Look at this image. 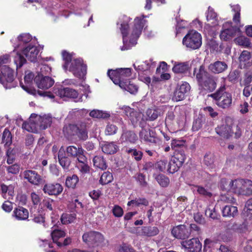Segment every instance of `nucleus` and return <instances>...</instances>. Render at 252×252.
Instances as JSON below:
<instances>
[{
  "instance_id": "f257e3e1",
  "label": "nucleus",
  "mask_w": 252,
  "mask_h": 252,
  "mask_svg": "<svg viewBox=\"0 0 252 252\" xmlns=\"http://www.w3.org/2000/svg\"><path fill=\"white\" fill-rule=\"evenodd\" d=\"M131 19L126 16H123L119 19L117 22L118 28H119L123 37V45L120 47L121 51L127 50L137 44V40L141 34L143 28L146 25V21L144 17H136L134 21V26L128 41L127 39L129 31V23Z\"/></svg>"
},
{
  "instance_id": "f03ea898",
  "label": "nucleus",
  "mask_w": 252,
  "mask_h": 252,
  "mask_svg": "<svg viewBox=\"0 0 252 252\" xmlns=\"http://www.w3.org/2000/svg\"><path fill=\"white\" fill-rule=\"evenodd\" d=\"M193 75L197 81L200 93L203 95L212 92L216 89L218 78L208 72L204 66L195 68Z\"/></svg>"
},
{
  "instance_id": "7ed1b4c3",
  "label": "nucleus",
  "mask_w": 252,
  "mask_h": 252,
  "mask_svg": "<svg viewBox=\"0 0 252 252\" xmlns=\"http://www.w3.org/2000/svg\"><path fill=\"white\" fill-rule=\"evenodd\" d=\"M62 54L64 61L63 65L64 70L68 69L75 77L83 78L87 73V65L84 64L82 59H75L73 57L74 54H70L66 51H63Z\"/></svg>"
},
{
  "instance_id": "20e7f679",
  "label": "nucleus",
  "mask_w": 252,
  "mask_h": 252,
  "mask_svg": "<svg viewBox=\"0 0 252 252\" xmlns=\"http://www.w3.org/2000/svg\"><path fill=\"white\" fill-rule=\"evenodd\" d=\"M10 56L5 54L0 57V83L6 89L16 86L14 81V70L6 64L10 63Z\"/></svg>"
},
{
  "instance_id": "39448f33",
  "label": "nucleus",
  "mask_w": 252,
  "mask_h": 252,
  "mask_svg": "<svg viewBox=\"0 0 252 252\" xmlns=\"http://www.w3.org/2000/svg\"><path fill=\"white\" fill-rule=\"evenodd\" d=\"M209 96L213 99L215 104L220 108L228 109L232 105V94L226 91L225 85H221L215 93Z\"/></svg>"
},
{
  "instance_id": "423d86ee",
  "label": "nucleus",
  "mask_w": 252,
  "mask_h": 252,
  "mask_svg": "<svg viewBox=\"0 0 252 252\" xmlns=\"http://www.w3.org/2000/svg\"><path fill=\"white\" fill-rule=\"evenodd\" d=\"M38 93L40 95L47 96L51 99H54L56 96H59L60 98H76L78 96V93L76 90L68 87L54 88L53 93L50 92L42 93L38 91Z\"/></svg>"
},
{
  "instance_id": "0eeeda50",
  "label": "nucleus",
  "mask_w": 252,
  "mask_h": 252,
  "mask_svg": "<svg viewBox=\"0 0 252 252\" xmlns=\"http://www.w3.org/2000/svg\"><path fill=\"white\" fill-rule=\"evenodd\" d=\"M83 241L91 248L102 247L105 245L103 236L99 232L90 231L82 236Z\"/></svg>"
},
{
  "instance_id": "6e6552de",
  "label": "nucleus",
  "mask_w": 252,
  "mask_h": 252,
  "mask_svg": "<svg viewBox=\"0 0 252 252\" xmlns=\"http://www.w3.org/2000/svg\"><path fill=\"white\" fill-rule=\"evenodd\" d=\"M182 42L190 49H198L202 45V36L197 31L191 30L183 38Z\"/></svg>"
},
{
  "instance_id": "1a4fd4ad",
  "label": "nucleus",
  "mask_w": 252,
  "mask_h": 252,
  "mask_svg": "<svg viewBox=\"0 0 252 252\" xmlns=\"http://www.w3.org/2000/svg\"><path fill=\"white\" fill-rule=\"evenodd\" d=\"M131 71L130 68H120L115 70L108 69L107 75L116 85H121L127 80L126 78L131 76Z\"/></svg>"
},
{
  "instance_id": "9d476101",
  "label": "nucleus",
  "mask_w": 252,
  "mask_h": 252,
  "mask_svg": "<svg viewBox=\"0 0 252 252\" xmlns=\"http://www.w3.org/2000/svg\"><path fill=\"white\" fill-rule=\"evenodd\" d=\"M186 158V156L183 151L180 150L175 152L174 157L168 161L167 172L173 174L177 172L182 166Z\"/></svg>"
},
{
  "instance_id": "9b49d317",
  "label": "nucleus",
  "mask_w": 252,
  "mask_h": 252,
  "mask_svg": "<svg viewBox=\"0 0 252 252\" xmlns=\"http://www.w3.org/2000/svg\"><path fill=\"white\" fill-rule=\"evenodd\" d=\"M92 124L91 119L88 118L76 123L77 136L80 140L85 141L88 138V131Z\"/></svg>"
},
{
  "instance_id": "f8f14e48",
  "label": "nucleus",
  "mask_w": 252,
  "mask_h": 252,
  "mask_svg": "<svg viewBox=\"0 0 252 252\" xmlns=\"http://www.w3.org/2000/svg\"><path fill=\"white\" fill-rule=\"evenodd\" d=\"M23 176L25 180L34 186H39L44 182L42 177L34 170H26L23 172Z\"/></svg>"
},
{
  "instance_id": "ddd939ff",
  "label": "nucleus",
  "mask_w": 252,
  "mask_h": 252,
  "mask_svg": "<svg viewBox=\"0 0 252 252\" xmlns=\"http://www.w3.org/2000/svg\"><path fill=\"white\" fill-rule=\"evenodd\" d=\"M181 246L190 252H200L202 244L197 238L183 241L181 242Z\"/></svg>"
},
{
  "instance_id": "4468645a",
  "label": "nucleus",
  "mask_w": 252,
  "mask_h": 252,
  "mask_svg": "<svg viewBox=\"0 0 252 252\" xmlns=\"http://www.w3.org/2000/svg\"><path fill=\"white\" fill-rule=\"evenodd\" d=\"M21 50L22 54L31 62H35L37 61L39 50L36 46L30 43Z\"/></svg>"
},
{
  "instance_id": "2eb2a0df",
  "label": "nucleus",
  "mask_w": 252,
  "mask_h": 252,
  "mask_svg": "<svg viewBox=\"0 0 252 252\" xmlns=\"http://www.w3.org/2000/svg\"><path fill=\"white\" fill-rule=\"evenodd\" d=\"M172 235L179 239H185L190 235L189 228L185 225H179L174 227L171 231Z\"/></svg>"
},
{
  "instance_id": "dca6fc26",
  "label": "nucleus",
  "mask_w": 252,
  "mask_h": 252,
  "mask_svg": "<svg viewBox=\"0 0 252 252\" xmlns=\"http://www.w3.org/2000/svg\"><path fill=\"white\" fill-rule=\"evenodd\" d=\"M34 81L37 87L41 89H48L52 87L55 81L49 76H42L37 74L34 78Z\"/></svg>"
},
{
  "instance_id": "f3484780",
  "label": "nucleus",
  "mask_w": 252,
  "mask_h": 252,
  "mask_svg": "<svg viewBox=\"0 0 252 252\" xmlns=\"http://www.w3.org/2000/svg\"><path fill=\"white\" fill-rule=\"evenodd\" d=\"M238 30L237 28L232 27L230 24L225 23L223 25L220 37L221 40L228 41L235 36Z\"/></svg>"
},
{
  "instance_id": "a211bd4d",
  "label": "nucleus",
  "mask_w": 252,
  "mask_h": 252,
  "mask_svg": "<svg viewBox=\"0 0 252 252\" xmlns=\"http://www.w3.org/2000/svg\"><path fill=\"white\" fill-rule=\"evenodd\" d=\"M190 89V87L188 83L186 82L183 83L175 91L172 99L176 101L182 100Z\"/></svg>"
},
{
  "instance_id": "6ab92c4d",
  "label": "nucleus",
  "mask_w": 252,
  "mask_h": 252,
  "mask_svg": "<svg viewBox=\"0 0 252 252\" xmlns=\"http://www.w3.org/2000/svg\"><path fill=\"white\" fill-rule=\"evenodd\" d=\"M34 119L38 129L44 130L50 126L52 122V118L50 114L43 116L34 115Z\"/></svg>"
},
{
  "instance_id": "aec40b11",
  "label": "nucleus",
  "mask_w": 252,
  "mask_h": 252,
  "mask_svg": "<svg viewBox=\"0 0 252 252\" xmlns=\"http://www.w3.org/2000/svg\"><path fill=\"white\" fill-rule=\"evenodd\" d=\"M63 190V186L59 183H48L44 185L43 191L49 195L57 196Z\"/></svg>"
},
{
  "instance_id": "412c9836",
  "label": "nucleus",
  "mask_w": 252,
  "mask_h": 252,
  "mask_svg": "<svg viewBox=\"0 0 252 252\" xmlns=\"http://www.w3.org/2000/svg\"><path fill=\"white\" fill-rule=\"evenodd\" d=\"M138 140L136 134L132 130L123 129L120 140L121 143L135 144Z\"/></svg>"
},
{
  "instance_id": "4be33fe9",
  "label": "nucleus",
  "mask_w": 252,
  "mask_h": 252,
  "mask_svg": "<svg viewBox=\"0 0 252 252\" xmlns=\"http://www.w3.org/2000/svg\"><path fill=\"white\" fill-rule=\"evenodd\" d=\"M139 137L141 141L149 143H155L158 140L153 130L149 128H143L139 133Z\"/></svg>"
},
{
  "instance_id": "5701e85b",
  "label": "nucleus",
  "mask_w": 252,
  "mask_h": 252,
  "mask_svg": "<svg viewBox=\"0 0 252 252\" xmlns=\"http://www.w3.org/2000/svg\"><path fill=\"white\" fill-rule=\"evenodd\" d=\"M156 66V63L153 62L152 60H149L143 62L142 63L138 64V62L133 64V67L135 69L138 71H152Z\"/></svg>"
},
{
  "instance_id": "b1692460",
  "label": "nucleus",
  "mask_w": 252,
  "mask_h": 252,
  "mask_svg": "<svg viewBox=\"0 0 252 252\" xmlns=\"http://www.w3.org/2000/svg\"><path fill=\"white\" fill-rule=\"evenodd\" d=\"M102 151L107 155H113L119 150V146L115 142L103 141L101 144Z\"/></svg>"
},
{
  "instance_id": "393cba45",
  "label": "nucleus",
  "mask_w": 252,
  "mask_h": 252,
  "mask_svg": "<svg viewBox=\"0 0 252 252\" xmlns=\"http://www.w3.org/2000/svg\"><path fill=\"white\" fill-rule=\"evenodd\" d=\"M18 43L15 46V48H18L20 50L27 46L30 43H32V36L29 33H22L18 37Z\"/></svg>"
},
{
  "instance_id": "a878e982",
  "label": "nucleus",
  "mask_w": 252,
  "mask_h": 252,
  "mask_svg": "<svg viewBox=\"0 0 252 252\" xmlns=\"http://www.w3.org/2000/svg\"><path fill=\"white\" fill-rule=\"evenodd\" d=\"M14 186L12 185L6 186L3 183H0V193L3 197L8 200L12 199L14 195Z\"/></svg>"
},
{
  "instance_id": "bb28decb",
  "label": "nucleus",
  "mask_w": 252,
  "mask_h": 252,
  "mask_svg": "<svg viewBox=\"0 0 252 252\" xmlns=\"http://www.w3.org/2000/svg\"><path fill=\"white\" fill-rule=\"evenodd\" d=\"M227 64L224 62L216 61L209 66V70L214 73L219 74L227 69Z\"/></svg>"
},
{
  "instance_id": "cd10ccee",
  "label": "nucleus",
  "mask_w": 252,
  "mask_h": 252,
  "mask_svg": "<svg viewBox=\"0 0 252 252\" xmlns=\"http://www.w3.org/2000/svg\"><path fill=\"white\" fill-rule=\"evenodd\" d=\"M206 19L208 22L207 25L209 27H214L219 25L217 14L213 8L210 6L208 7V12L206 13Z\"/></svg>"
},
{
  "instance_id": "c85d7f7f",
  "label": "nucleus",
  "mask_w": 252,
  "mask_h": 252,
  "mask_svg": "<svg viewBox=\"0 0 252 252\" xmlns=\"http://www.w3.org/2000/svg\"><path fill=\"white\" fill-rule=\"evenodd\" d=\"M251 59L250 52L246 50L243 51L239 58L240 67L242 68L250 66L251 64Z\"/></svg>"
},
{
  "instance_id": "c756f323",
  "label": "nucleus",
  "mask_w": 252,
  "mask_h": 252,
  "mask_svg": "<svg viewBox=\"0 0 252 252\" xmlns=\"http://www.w3.org/2000/svg\"><path fill=\"white\" fill-rule=\"evenodd\" d=\"M35 114H32L29 122H24L22 125L23 129L26 130L27 131L36 133L38 130V127L37 126L35 120H32L34 118Z\"/></svg>"
},
{
  "instance_id": "7c9ffc66",
  "label": "nucleus",
  "mask_w": 252,
  "mask_h": 252,
  "mask_svg": "<svg viewBox=\"0 0 252 252\" xmlns=\"http://www.w3.org/2000/svg\"><path fill=\"white\" fill-rule=\"evenodd\" d=\"M34 77V75L32 72H29L27 73L26 72L24 77V82L26 85H24L22 82H20L21 87L30 94H33V92L34 91V90H32L30 88Z\"/></svg>"
},
{
  "instance_id": "2f4dec72",
  "label": "nucleus",
  "mask_w": 252,
  "mask_h": 252,
  "mask_svg": "<svg viewBox=\"0 0 252 252\" xmlns=\"http://www.w3.org/2000/svg\"><path fill=\"white\" fill-rule=\"evenodd\" d=\"M216 132L220 136L228 138L232 135L231 127L228 125H222L216 128Z\"/></svg>"
},
{
  "instance_id": "473e14b6",
  "label": "nucleus",
  "mask_w": 252,
  "mask_h": 252,
  "mask_svg": "<svg viewBox=\"0 0 252 252\" xmlns=\"http://www.w3.org/2000/svg\"><path fill=\"white\" fill-rule=\"evenodd\" d=\"M13 215L17 220H26L29 218V211L23 207H18L14 209Z\"/></svg>"
},
{
  "instance_id": "72a5a7b5",
  "label": "nucleus",
  "mask_w": 252,
  "mask_h": 252,
  "mask_svg": "<svg viewBox=\"0 0 252 252\" xmlns=\"http://www.w3.org/2000/svg\"><path fill=\"white\" fill-rule=\"evenodd\" d=\"M120 109L124 111L125 114L130 119L133 125L137 123L138 119L136 115L137 114L133 109L127 106H124L120 107Z\"/></svg>"
},
{
  "instance_id": "f704fd0d",
  "label": "nucleus",
  "mask_w": 252,
  "mask_h": 252,
  "mask_svg": "<svg viewBox=\"0 0 252 252\" xmlns=\"http://www.w3.org/2000/svg\"><path fill=\"white\" fill-rule=\"evenodd\" d=\"M52 230L51 233V236L53 242L56 243L59 247L62 246V243L59 242L58 240L59 238L63 237L65 236V232L62 230L54 228V227H52Z\"/></svg>"
},
{
  "instance_id": "c9c22d12",
  "label": "nucleus",
  "mask_w": 252,
  "mask_h": 252,
  "mask_svg": "<svg viewBox=\"0 0 252 252\" xmlns=\"http://www.w3.org/2000/svg\"><path fill=\"white\" fill-rule=\"evenodd\" d=\"M119 86L122 89L127 91L131 94H136L138 90V86L129 80H126L125 82L121 83Z\"/></svg>"
},
{
  "instance_id": "e433bc0d",
  "label": "nucleus",
  "mask_w": 252,
  "mask_h": 252,
  "mask_svg": "<svg viewBox=\"0 0 252 252\" xmlns=\"http://www.w3.org/2000/svg\"><path fill=\"white\" fill-rule=\"evenodd\" d=\"M58 159L60 165L64 169H68L70 164L71 161L70 159L66 157L64 154V149L62 148L58 153Z\"/></svg>"
},
{
  "instance_id": "4c0bfd02",
  "label": "nucleus",
  "mask_w": 252,
  "mask_h": 252,
  "mask_svg": "<svg viewBox=\"0 0 252 252\" xmlns=\"http://www.w3.org/2000/svg\"><path fill=\"white\" fill-rule=\"evenodd\" d=\"M189 68L188 62L175 63L172 70L175 73H184L187 72Z\"/></svg>"
},
{
  "instance_id": "58836bf2",
  "label": "nucleus",
  "mask_w": 252,
  "mask_h": 252,
  "mask_svg": "<svg viewBox=\"0 0 252 252\" xmlns=\"http://www.w3.org/2000/svg\"><path fill=\"white\" fill-rule=\"evenodd\" d=\"M222 213L223 217H234L238 213L237 207L231 205H226L223 208Z\"/></svg>"
},
{
  "instance_id": "ea45409f",
  "label": "nucleus",
  "mask_w": 252,
  "mask_h": 252,
  "mask_svg": "<svg viewBox=\"0 0 252 252\" xmlns=\"http://www.w3.org/2000/svg\"><path fill=\"white\" fill-rule=\"evenodd\" d=\"M91 117L97 119H108L110 117L109 112L94 109L91 111L89 114Z\"/></svg>"
},
{
  "instance_id": "a19ab883",
  "label": "nucleus",
  "mask_w": 252,
  "mask_h": 252,
  "mask_svg": "<svg viewBox=\"0 0 252 252\" xmlns=\"http://www.w3.org/2000/svg\"><path fill=\"white\" fill-rule=\"evenodd\" d=\"M244 183V179H236L234 180H231V192L241 195L242 187Z\"/></svg>"
},
{
  "instance_id": "79ce46f5",
  "label": "nucleus",
  "mask_w": 252,
  "mask_h": 252,
  "mask_svg": "<svg viewBox=\"0 0 252 252\" xmlns=\"http://www.w3.org/2000/svg\"><path fill=\"white\" fill-rule=\"evenodd\" d=\"M76 124L65 125L63 129L64 135L67 137L76 136Z\"/></svg>"
},
{
  "instance_id": "37998d69",
  "label": "nucleus",
  "mask_w": 252,
  "mask_h": 252,
  "mask_svg": "<svg viewBox=\"0 0 252 252\" xmlns=\"http://www.w3.org/2000/svg\"><path fill=\"white\" fill-rule=\"evenodd\" d=\"M148 204L149 201L144 197H136L135 199L128 201L127 204L128 206L136 207H139L141 205L147 206Z\"/></svg>"
},
{
  "instance_id": "c03bdc74",
  "label": "nucleus",
  "mask_w": 252,
  "mask_h": 252,
  "mask_svg": "<svg viewBox=\"0 0 252 252\" xmlns=\"http://www.w3.org/2000/svg\"><path fill=\"white\" fill-rule=\"evenodd\" d=\"M159 232L158 227L156 226H144L142 228L141 233L142 235L151 237L157 235Z\"/></svg>"
},
{
  "instance_id": "a18cd8bd",
  "label": "nucleus",
  "mask_w": 252,
  "mask_h": 252,
  "mask_svg": "<svg viewBox=\"0 0 252 252\" xmlns=\"http://www.w3.org/2000/svg\"><path fill=\"white\" fill-rule=\"evenodd\" d=\"M244 184L242 187L241 195H250L252 194V181L249 180H244Z\"/></svg>"
},
{
  "instance_id": "49530a36",
  "label": "nucleus",
  "mask_w": 252,
  "mask_h": 252,
  "mask_svg": "<svg viewBox=\"0 0 252 252\" xmlns=\"http://www.w3.org/2000/svg\"><path fill=\"white\" fill-rule=\"evenodd\" d=\"M93 162L94 166L101 170H105L107 168L105 160L102 157L95 156L93 158Z\"/></svg>"
},
{
  "instance_id": "de8ad7c7",
  "label": "nucleus",
  "mask_w": 252,
  "mask_h": 252,
  "mask_svg": "<svg viewBox=\"0 0 252 252\" xmlns=\"http://www.w3.org/2000/svg\"><path fill=\"white\" fill-rule=\"evenodd\" d=\"M76 215L74 213H64L61 217V221L63 224H67L73 222L76 219Z\"/></svg>"
},
{
  "instance_id": "09e8293b",
  "label": "nucleus",
  "mask_w": 252,
  "mask_h": 252,
  "mask_svg": "<svg viewBox=\"0 0 252 252\" xmlns=\"http://www.w3.org/2000/svg\"><path fill=\"white\" fill-rule=\"evenodd\" d=\"M79 182V178L76 175L73 174L71 176H68L66 178L65 181V185L68 188L74 189Z\"/></svg>"
},
{
  "instance_id": "8fccbe9b",
  "label": "nucleus",
  "mask_w": 252,
  "mask_h": 252,
  "mask_svg": "<svg viewBox=\"0 0 252 252\" xmlns=\"http://www.w3.org/2000/svg\"><path fill=\"white\" fill-rule=\"evenodd\" d=\"M82 147H76L75 146H69L66 149V152L68 156L75 158L77 155L82 152Z\"/></svg>"
},
{
  "instance_id": "3c124183",
  "label": "nucleus",
  "mask_w": 252,
  "mask_h": 252,
  "mask_svg": "<svg viewBox=\"0 0 252 252\" xmlns=\"http://www.w3.org/2000/svg\"><path fill=\"white\" fill-rule=\"evenodd\" d=\"M126 152L132 157L134 158L136 161H140L142 159L143 156L142 152L136 149L127 148Z\"/></svg>"
},
{
  "instance_id": "603ef678",
  "label": "nucleus",
  "mask_w": 252,
  "mask_h": 252,
  "mask_svg": "<svg viewBox=\"0 0 252 252\" xmlns=\"http://www.w3.org/2000/svg\"><path fill=\"white\" fill-rule=\"evenodd\" d=\"M113 179V175L109 171L104 172L100 177L99 183L102 185H106L111 182Z\"/></svg>"
},
{
  "instance_id": "864d4df0",
  "label": "nucleus",
  "mask_w": 252,
  "mask_h": 252,
  "mask_svg": "<svg viewBox=\"0 0 252 252\" xmlns=\"http://www.w3.org/2000/svg\"><path fill=\"white\" fill-rule=\"evenodd\" d=\"M146 114L150 121H154L160 115V111L158 109H148Z\"/></svg>"
},
{
  "instance_id": "5fc2aeb1",
  "label": "nucleus",
  "mask_w": 252,
  "mask_h": 252,
  "mask_svg": "<svg viewBox=\"0 0 252 252\" xmlns=\"http://www.w3.org/2000/svg\"><path fill=\"white\" fill-rule=\"evenodd\" d=\"M155 179L162 187H166L169 184V179L163 174H159L156 176Z\"/></svg>"
},
{
  "instance_id": "6e6d98bb",
  "label": "nucleus",
  "mask_w": 252,
  "mask_h": 252,
  "mask_svg": "<svg viewBox=\"0 0 252 252\" xmlns=\"http://www.w3.org/2000/svg\"><path fill=\"white\" fill-rule=\"evenodd\" d=\"M2 142L5 145L9 146L12 143V136L9 130L5 129L2 133Z\"/></svg>"
},
{
  "instance_id": "4d7b16f0",
  "label": "nucleus",
  "mask_w": 252,
  "mask_h": 252,
  "mask_svg": "<svg viewBox=\"0 0 252 252\" xmlns=\"http://www.w3.org/2000/svg\"><path fill=\"white\" fill-rule=\"evenodd\" d=\"M14 62L17 69L22 67L26 63V60L20 53H17L14 57Z\"/></svg>"
},
{
  "instance_id": "13d9d810",
  "label": "nucleus",
  "mask_w": 252,
  "mask_h": 252,
  "mask_svg": "<svg viewBox=\"0 0 252 252\" xmlns=\"http://www.w3.org/2000/svg\"><path fill=\"white\" fill-rule=\"evenodd\" d=\"M168 161L166 159H162L158 161L155 165L156 169L161 172H167Z\"/></svg>"
},
{
  "instance_id": "bf43d9fd",
  "label": "nucleus",
  "mask_w": 252,
  "mask_h": 252,
  "mask_svg": "<svg viewBox=\"0 0 252 252\" xmlns=\"http://www.w3.org/2000/svg\"><path fill=\"white\" fill-rule=\"evenodd\" d=\"M220 189L225 191H231V180L229 181L226 179H221L220 185Z\"/></svg>"
},
{
  "instance_id": "052dcab7",
  "label": "nucleus",
  "mask_w": 252,
  "mask_h": 252,
  "mask_svg": "<svg viewBox=\"0 0 252 252\" xmlns=\"http://www.w3.org/2000/svg\"><path fill=\"white\" fill-rule=\"evenodd\" d=\"M214 156L211 154H206L204 158V162L205 165L210 168H213L214 166Z\"/></svg>"
},
{
  "instance_id": "680f3d73",
  "label": "nucleus",
  "mask_w": 252,
  "mask_h": 252,
  "mask_svg": "<svg viewBox=\"0 0 252 252\" xmlns=\"http://www.w3.org/2000/svg\"><path fill=\"white\" fill-rule=\"evenodd\" d=\"M118 130L117 126L112 124H108L105 127V133L106 135H112L116 134Z\"/></svg>"
},
{
  "instance_id": "e2e57ef3",
  "label": "nucleus",
  "mask_w": 252,
  "mask_h": 252,
  "mask_svg": "<svg viewBox=\"0 0 252 252\" xmlns=\"http://www.w3.org/2000/svg\"><path fill=\"white\" fill-rule=\"evenodd\" d=\"M207 48H209L211 52L218 51L219 50V44L216 41L212 39L208 40L207 43Z\"/></svg>"
},
{
  "instance_id": "0e129e2a",
  "label": "nucleus",
  "mask_w": 252,
  "mask_h": 252,
  "mask_svg": "<svg viewBox=\"0 0 252 252\" xmlns=\"http://www.w3.org/2000/svg\"><path fill=\"white\" fill-rule=\"evenodd\" d=\"M202 119L201 118L198 117L195 119L192 124V129L194 131H198L202 126Z\"/></svg>"
},
{
  "instance_id": "69168bd1",
  "label": "nucleus",
  "mask_w": 252,
  "mask_h": 252,
  "mask_svg": "<svg viewBox=\"0 0 252 252\" xmlns=\"http://www.w3.org/2000/svg\"><path fill=\"white\" fill-rule=\"evenodd\" d=\"M185 145V141L184 140H180L177 139H173L172 140L171 144V148L175 149L176 152H177L176 148L183 147Z\"/></svg>"
},
{
  "instance_id": "338daca9",
  "label": "nucleus",
  "mask_w": 252,
  "mask_h": 252,
  "mask_svg": "<svg viewBox=\"0 0 252 252\" xmlns=\"http://www.w3.org/2000/svg\"><path fill=\"white\" fill-rule=\"evenodd\" d=\"M246 213L250 219L252 218V198L249 199L245 205Z\"/></svg>"
},
{
  "instance_id": "774afa93",
  "label": "nucleus",
  "mask_w": 252,
  "mask_h": 252,
  "mask_svg": "<svg viewBox=\"0 0 252 252\" xmlns=\"http://www.w3.org/2000/svg\"><path fill=\"white\" fill-rule=\"evenodd\" d=\"M135 180L139 183L140 185L145 187L147 185L145 181V176L142 173H138L134 176Z\"/></svg>"
}]
</instances>
